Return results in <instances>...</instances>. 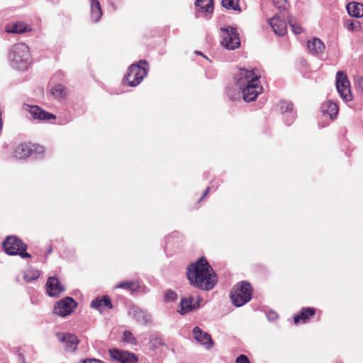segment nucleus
<instances>
[{"label":"nucleus","mask_w":363,"mask_h":363,"mask_svg":"<svg viewBox=\"0 0 363 363\" xmlns=\"http://www.w3.org/2000/svg\"><path fill=\"white\" fill-rule=\"evenodd\" d=\"M164 298L166 301H172L177 299V294L176 292L173 291H168L164 296Z\"/></svg>","instance_id":"obj_35"},{"label":"nucleus","mask_w":363,"mask_h":363,"mask_svg":"<svg viewBox=\"0 0 363 363\" xmlns=\"http://www.w3.org/2000/svg\"><path fill=\"white\" fill-rule=\"evenodd\" d=\"M90 306L92 308H95L96 310L102 312L104 309H112L113 304L111 303V300L108 295H104L102 296L97 297L94 299L91 303Z\"/></svg>","instance_id":"obj_18"},{"label":"nucleus","mask_w":363,"mask_h":363,"mask_svg":"<svg viewBox=\"0 0 363 363\" xmlns=\"http://www.w3.org/2000/svg\"><path fill=\"white\" fill-rule=\"evenodd\" d=\"M235 363H250V362L246 355L240 354L236 358Z\"/></svg>","instance_id":"obj_36"},{"label":"nucleus","mask_w":363,"mask_h":363,"mask_svg":"<svg viewBox=\"0 0 363 363\" xmlns=\"http://www.w3.org/2000/svg\"><path fill=\"white\" fill-rule=\"evenodd\" d=\"M5 252L9 255H19L21 258H30L26 252L27 245L15 235L7 236L3 242Z\"/></svg>","instance_id":"obj_3"},{"label":"nucleus","mask_w":363,"mask_h":363,"mask_svg":"<svg viewBox=\"0 0 363 363\" xmlns=\"http://www.w3.org/2000/svg\"><path fill=\"white\" fill-rule=\"evenodd\" d=\"M274 6L279 9L282 10H286L289 6V4L288 3L287 0H272Z\"/></svg>","instance_id":"obj_33"},{"label":"nucleus","mask_w":363,"mask_h":363,"mask_svg":"<svg viewBox=\"0 0 363 363\" xmlns=\"http://www.w3.org/2000/svg\"><path fill=\"white\" fill-rule=\"evenodd\" d=\"M269 23L272 28L275 34L279 36H284L287 33V26L284 20L279 16H274L269 21Z\"/></svg>","instance_id":"obj_17"},{"label":"nucleus","mask_w":363,"mask_h":363,"mask_svg":"<svg viewBox=\"0 0 363 363\" xmlns=\"http://www.w3.org/2000/svg\"><path fill=\"white\" fill-rule=\"evenodd\" d=\"M308 48L313 55L322 54L325 50L323 43L319 38H313L312 40L308 42Z\"/></svg>","instance_id":"obj_20"},{"label":"nucleus","mask_w":363,"mask_h":363,"mask_svg":"<svg viewBox=\"0 0 363 363\" xmlns=\"http://www.w3.org/2000/svg\"><path fill=\"white\" fill-rule=\"evenodd\" d=\"M77 306V303L72 298L65 297L57 302L53 312L57 315L65 317L70 315Z\"/></svg>","instance_id":"obj_8"},{"label":"nucleus","mask_w":363,"mask_h":363,"mask_svg":"<svg viewBox=\"0 0 363 363\" xmlns=\"http://www.w3.org/2000/svg\"><path fill=\"white\" fill-rule=\"evenodd\" d=\"M280 104V109L282 113L291 111L293 109V104L291 103L281 101Z\"/></svg>","instance_id":"obj_34"},{"label":"nucleus","mask_w":363,"mask_h":363,"mask_svg":"<svg viewBox=\"0 0 363 363\" xmlns=\"http://www.w3.org/2000/svg\"><path fill=\"white\" fill-rule=\"evenodd\" d=\"M109 353L112 359L121 363H136L138 362V357L135 354L127 351L111 349L109 350Z\"/></svg>","instance_id":"obj_14"},{"label":"nucleus","mask_w":363,"mask_h":363,"mask_svg":"<svg viewBox=\"0 0 363 363\" xmlns=\"http://www.w3.org/2000/svg\"><path fill=\"white\" fill-rule=\"evenodd\" d=\"M289 23L292 28L294 33L300 34L303 31V28L298 23L296 19L294 17H289Z\"/></svg>","instance_id":"obj_29"},{"label":"nucleus","mask_w":363,"mask_h":363,"mask_svg":"<svg viewBox=\"0 0 363 363\" xmlns=\"http://www.w3.org/2000/svg\"><path fill=\"white\" fill-rule=\"evenodd\" d=\"M252 287L247 281L236 284L230 291V298L233 304L240 307L249 302L252 298Z\"/></svg>","instance_id":"obj_2"},{"label":"nucleus","mask_w":363,"mask_h":363,"mask_svg":"<svg viewBox=\"0 0 363 363\" xmlns=\"http://www.w3.org/2000/svg\"><path fill=\"white\" fill-rule=\"evenodd\" d=\"M52 252V246L50 245L47 250V252H45V256H48Z\"/></svg>","instance_id":"obj_41"},{"label":"nucleus","mask_w":363,"mask_h":363,"mask_svg":"<svg viewBox=\"0 0 363 363\" xmlns=\"http://www.w3.org/2000/svg\"><path fill=\"white\" fill-rule=\"evenodd\" d=\"M186 276L191 285L204 291L213 289L218 281L216 272L203 257L189 264Z\"/></svg>","instance_id":"obj_1"},{"label":"nucleus","mask_w":363,"mask_h":363,"mask_svg":"<svg viewBox=\"0 0 363 363\" xmlns=\"http://www.w3.org/2000/svg\"><path fill=\"white\" fill-rule=\"evenodd\" d=\"M321 111L324 115H329L330 118H333L338 113V106L335 103L327 101L322 105Z\"/></svg>","instance_id":"obj_24"},{"label":"nucleus","mask_w":363,"mask_h":363,"mask_svg":"<svg viewBox=\"0 0 363 363\" xmlns=\"http://www.w3.org/2000/svg\"><path fill=\"white\" fill-rule=\"evenodd\" d=\"M79 363H104L102 361L96 359H83Z\"/></svg>","instance_id":"obj_38"},{"label":"nucleus","mask_w":363,"mask_h":363,"mask_svg":"<svg viewBox=\"0 0 363 363\" xmlns=\"http://www.w3.org/2000/svg\"><path fill=\"white\" fill-rule=\"evenodd\" d=\"M355 86L357 90L363 92V77H359L357 79Z\"/></svg>","instance_id":"obj_37"},{"label":"nucleus","mask_w":363,"mask_h":363,"mask_svg":"<svg viewBox=\"0 0 363 363\" xmlns=\"http://www.w3.org/2000/svg\"><path fill=\"white\" fill-rule=\"evenodd\" d=\"M50 94L55 98H62L65 95V87L62 84H57L50 90Z\"/></svg>","instance_id":"obj_30"},{"label":"nucleus","mask_w":363,"mask_h":363,"mask_svg":"<svg viewBox=\"0 0 363 363\" xmlns=\"http://www.w3.org/2000/svg\"><path fill=\"white\" fill-rule=\"evenodd\" d=\"M222 5L227 9H233L238 11H241L239 0H222Z\"/></svg>","instance_id":"obj_27"},{"label":"nucleus","mask_w":363,"mask_h":363,"mask_svg":"<svg viewBox=\"0 0 363 363\" xmlns=\"http://www.w3.org/2000/svg\"><path fill=\"white\" fill-rule=\"evenodd\" d=\"M336 88L344 101H350L353 99L350 83L347 74L342 71H338L336 74Z\"/></svg>","instance_id":"obj_6"},{"label":"nucleus","mask_w":363,"mask_h":363,"mask_svg":"<svg viewBox=\"0 0 363 363\" xmlns=\"http://www.w3.org/2000/svg\"><path fill=\"white\" fill-rule=\"evenodd\" d=\"M210 187H207V189H206V191H204L203 196L199 199L198 202L201 201L206 196L208 195V194L209 193L210 191Z\"/></svg>","instance_id":"obj_40"},{"label":"nucleus","mask_w":363,"mask_h":363,"mask_svg":"<svg viewBox=\"0 0 363 363\" xmlns=\"http://www.w3.org/2000/svg\"><path fill=\"white\" fill-rule=\"evenodd\" d=\"M194 298L192 296L182 298L179 304L178 312L181 314H186L195 308L193 304Z\"/></svg>","instance_id":"obj_21"},{"label":"nucleus","mask_w":363,"mask_h":363,"mask_svg":"<svg viewBox=\"0 0 363 363\" xmlns=\"http://www.w3.org/2000/svg\"><path fill=\"white\" fill-rule=\"evenodd\" d=\"M316 314L318 315V319H319L321 314L320 311L313 307L302 308L298 313L294 315V323L295 325L307 323Z\"/></svg>","instance_id":"obj_10"},{"label":"nucleus","mask_w":363,"mask_h":363,"mask_svg":"<svg viewBox=\"0 0 363 363\" xmlns=\"http://www.w3.org/2000/svg\"><path fill=\"white\" fill-rule=\"evenodd\" d=\"M26 110L28 111L34 119L40 121L55 120V115L47 112L38 106L26 105Z\"/></svg>","instance_id":"obj_13"},{"label":"nucleus","mask_w":363,"mask_h":363,"mask_svg":"<svg viewBox=\"0 0 363 363\" xmlns=\"http://www.w3.org/2000/svg\"><path fill=\"white\" fill-rule=\"evenodd\" d=\"M192 334L196 341L204 345L206 349H210L213 346V341L211 336L199 327H195L193 329Z\"/></svg>","instance_id":"obj_16"},{"label":"nucleus","mask_w":363,"mask_h":363,"mask_svg":"<svg viewBox=\"0 0 363 363\" xmlns=\"http://www.w3.org/2000/svg\"><path fill=\"white\" fill-rule=\"evenodd\" d=\"M223 33V40L221 45L228 50H235L240 47V40L236 28L228 27L221 28Z\"/></svg>","instance_id":"obj_7"},{"label":"nucleus","mask_w":363,"mask_h":363,"mask_svg":"<svg viewBox=\"0 0 363 363\" xmlns=\"http://www.w3.org/2000/svg\"><path fill=\"white\" fill-rule=\"evenodd\" d=\"M102 16L101 4L98 0H91V18L94 22H98Z\"/></svg>","instance_id":"obj_23"},{"label":"nucleus","mask_w":363,"mask_h":363,"mask_svg":"<svg viewBox=\"0 0 363 363\" xmlns=\"http://www.w3.org/2000/svg\"><path fill=\"white\" fill-rule=\"evenodd\" d=\"M147 63L145 60H140L139 65H132L129 67L124 80L130 86H137L147 75Z\"/></svg>","instance_id":"obj_4"},{"label":"nucleus","mask_w":363,"mask_h":363,"mask_svg":"<svg viewBox=\"0 0 363 363\" xmlns=\"http://www.w3.org/2000/svg\"><path fill=\"white\" fill-rule=\"evenodd\" d=\"M29 57V48L23 43L14 45L9 54L10 59L18 69H23L27 67Z\"/></svg>","instance_id":"obj_5"},{"label":"nucleus","mask_w":363,"mask_h":363,"mask_svg":"<svg viewBox=\"0 0 363 363\" xmlns=\"http://www.w3.org/2000/svg\"><path fill=\"white\" fill-rule=\"evenodd\" d=\"M57 337L63 344L67 352H74L77 349L79 340L76 335L70 333H58Z\"/></svg>","instance_id":"obj_12"},{"label":"nucleus","mask_w":363,"mask_h":363,"mask_svg":"<svg viewBox=\"0 0 363 363\" xmlns=\"http://www.w3.org/2000/svg\"><path fill=\"white\" fill-rule=\"evenodd\" d=\"M347 10L351 16L359 18L363 16V4L350 2L347 5Z\"/></svg>","instance_id":"obj_22"},{"label":"nucleus","mask_w":363,"mask_h":363,"mask_svg":"<svg viewBox=\"0 0 363 363\" xmlns=\"http://www.w3.org/2000/svg\"><path fill=\"white\" fill-rule=\"evenodd\" d=\"M123 341L132 345L136 344V339L134 337L133 334L129 330H125L123 332Z\"/></svg>","instance_id":"obj_32"},{"label":"nucleus","mask_w":363,"mask_h":363,"mask_svg":"<svg viewBox=\"0 0 363 363\" xmlns=\"http://www.w3.org/2000/svg\"><path fill=\"white\" fill-rule=\"evenodd\" d=\"M359 22L357 21H351L348 25V28L350 30H354L359 27Z\"/></svg>","instance_id":"obj_39"},{"label":"nucleus","mask_w":363,"mask_h":363,"mask_svg":"<svg viewBox=\"0 0 363 363\" xmlns=\"http://www.w3.org/2000/svg\"><path fill=\"white\" fill-rule=\"evenodd\" d=\"M241 89L243 99L247 102L255 100L258 95L262 91V86L260 85L259 79L255 83L250 82Z\"/></svg>","instance_id":"obj_11"},{"label":"nucleus","mask_w":363,"mask_h":363,"mask_svg":"<svg viewBox=\"0 0 363 363\" xmlns=\"http://www.w3.org/2000/svg\"><path fill=\"white\" fill-rule=\"evenodd\" d=\"M46 290L50 296L57 297L65 291V288L57 277H51L48 279Z\"/></svg>","instance_id":"obj_15"},{"label":"nucleus","mask_w":363,"mask_h":363,"mask_svg":"<svg viewBox=\"0 0 363 363\" xmlns=\"http://www.w3.org/2000/svg\"><path fill=\"white\" fill-rule=\"evenodd\" d=\"M26 30V26L21 23H15L11 29H6L8 33H23Z\"/></svg>","instance_id":"obj_31"},{"label":"nucleus","mask_w":363,"mask_h":363,"mask_svg":"<svg viewBox=\"0 0 363 363\" xmlns=\"http://www.w3.org/2000/svg\"><path fill=\"white\" fill-rule=\"evenodd\" d=\"M32 153V150L25 143L19 144L15 147L13 152V156L18 160H23L28 157Z\"/></svg>","instance_id":"obj_19"},{"label":"nucleus","mask_w":363,"mask_h":363,"mask_svg":"<svg viewBox=\"0 0 363 363\" xmlns=\"http://www.w3.org/2000/svg\"><path fill=\"white\" fill-rule=\"evenodd\" d=\"M117 288L125 289L128 291H135L140 287L137 281H123L120 282L116 286Z\"/></svg>","instance_id":"obj_26"},{"label":"nucleus","mask_w":363,"mask_h":363,"mask_svg":"<svg viewBox=\"0 0 363 363\" xmlns=\"http://www.w3.org/2000/svg\"><path fill=\"white\" fill-rule=\"evenodd\" d=\"M259 78L260 74L257 73L255 70H248L245 69H240L238 72L235 75V81L240 88L250 82H256Z\"/></svg>","instance_id":"obj_9"},{"label":"nucleus","mask_w":363,"mask_h":363,"mask_svg":"<svg viewBox=\"0 0 363 363\" xmlns=\"http://www.w3.org/2000/svg\"><path fill=\"white\" fill-rule=\"evenodd\" d=\"M195 5L197 8L206 13H212L213 10V0H196Z\"/></svg>","instance_id":"obj_25"},{"label":"nucleus","mask_w":363,"mask_h":363,"mask_svg":"<svg viewBox=\"0 0 363 363\" xmlns=\"http://www.w3.org/2000/svg\"><path fill=\"white\" fill-rule=\"evenodd\" d=\"M40 277V272L35 269H31L24 274L23 279L26 282H30L36 280Z\"/></svg>","instance_id":"obj_28"}]
</instances>
